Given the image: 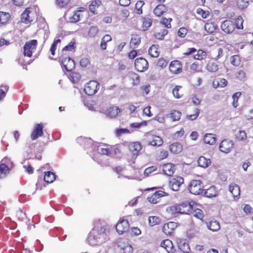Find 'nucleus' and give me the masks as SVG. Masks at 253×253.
<instances>
[{
	"label": "nucleus",
	"mask_w": 253,
	"mask_h": 253,
	"mask_svg": "<svg viewBox=\"0 0 253 253\" xmlns=\"http://www.w3.org/2000/svg\"><path fill=\"white\" fill-rule=\"evenodd\" d=\"M107 238V230L105 226L95 227L88 234L87 241L91 246L101 244Z\"/></svg>",
	"instance_id": "nucleus-1"
},
{
	"label": "nucleus",
	"mask_w": 253,
	"mask_h": 253,
	"mask_svg": "<svg viewBox=\"0 0 253 253\" xmlns=\"http://www.w3.org/2000/svg\"><path fill=\"white\" fill-rule=\"evenodd\" d=\"M202 181L199 180H192L189 185L188 189L193 194L199 195L204 190Z\"/></svg>",
	"instance_id": "nucleus-2"
},
{
	"label": "nucleus",
	"mask_w": 253,
	"mask_h": 253,
	"mask_svg": "<svg viewBox=\"0 0 253 253\" xmlns=\"http://www.w3.org/2000/svg\"><path fill=\"white\" fill-rule=\"evenodd\" d=\"M99 84L95 81H89L85 86L84 91L88 95L95 94L99 88Z\"/></svg>",
	"instance_id": "nucleus-3"
},
{
	"label": "nucleus",
	"mask_w": 253,
	"mask_h": 253,
	"mask_svg": "<svg viewBox=\"0 0 253 253\" xmlns=\"http://www.w3.org/2000/svg\"><path fill=\"white\" fill-rule=\"evenodd\" d=\"M37 45V40H33L27 42L24 47V55L31 57L32 55V53L36 49Z\"/></svg>",
	"instance_id": "nucleus-4"
},
{
	"label": "nucleus",
	"mask_w": 253,
	"mask_h": 253,
	"mask_svg": "<svg viewBox=\"0 0 253 253\" xmlns=\"http://www.w3.org/2000/svg\"><path fill=\"white\" fill-rule=\"evenodd\" d=\"M184 183V179L181 176L171 178L169 181V186L173 191H177Z\"/></svg>",
	"instance_id": "nucleus-5"
},
{
	"label": "nucleus",
	"mask_w": 253,
	"mask_h": 253,
	"mask_svg": "<svg viewBox=\"0 0 253 253\" xmlns=\"http://www.w3.org/2000/svg\"><path fill=\"white\" fill-rule=\"evenodd\" d=\"M234 143L232 140L229 139H224L219 145V150L221 152L228 153L233 148Z\"/></svg>",
	"instance_id": "nucleus-6"
},
{
	"label": "nucleus",
	"mask_w": 253,
	"mask_h": 253,
	"mask_svg": "<svg viewBox=\"0 0 253 253\" xmlns=\"http://www.w3.org/2000/svg\"><path fill=\"white\" fill-rule=\"evenodd\" d=\"M134 66L137 71L144 72L147 69L148 63L145 59L140 57L135 60Z\"/></svg>",
	"instance_id": "nucleus-7"
},
{
	"label": "nucleus",
	"mask_w": 253,
	"mask_h": 253,
	"mask_svg": "<svg viewBox=\"0 0 253 253\" xmlns=\"http://www.w3.org/2000/svg\"><path fill=\"white\" fill-rule=\"evenodd\" d=\"M235 28V23L233 21L229 20L224 21L221 25L222 30L227 34L232 33L234 30Z\"/></svg>",
	"instance_id": "nucleus-8"
},
{
	"label": "nucleus",
	"mask_w": 253,
	"mask_h": 253,
	"mask_svg": "<svg viewBox=\"0 0 253 253\" xmlns=\"http://www.w3.org/2000/svg\"><path fill=\"white\" fill-rule=\"evenodd\" d=\"M168 195L169 194L165 192L159 190L154 193L151 197H148L147 200L152 204H156L159 202L161 197Z\"/></svg>",
	"instance_id": "nucleus-9"
},
{
	"label": "nucleus",
	"mask_w": 253,
	"mask_h": 253,
	"mask_svg": "<svg viewBox=\"0 0 253 253\" xmlns=\"http://www.w3.org/2000/svg\"><path fill=\"white\" fill-rule=\"evenodd\" d=\"M116 229L119 234H122L128 231L129 223L127 220L122 219L116 226Z\"/></svg>",
	"instance_id": "nucleus-10"
},
{
	"label": "nucleus",
	"mask_w": 253,
	"mask_h": 253,
	"mask_svg": "<svg viewBox=\"0 0 253 253\" xmlns=\"http://www.w3.org/2000/svg\"><path fill=\"white\" fill-rule=\"evenodd\" d=\"M61 63L67 71H71L75 66L74 61L69 57H63L61 58Z\"/></svg>",
	"instance_id": "nucleus-11"
},
{
	"label": "nucleus",
	"mask_w": 253,
	"mask_h": 253,
	"mask_svg": "<svg viewBox=\"0 0 253 253\" xmlns=\"http://www.w3.org/2000/svg\"><path fill=\"white\" fill-rule=\"evenodd\" d=\"M43 125L42 124H36L31 134V138L32 140H36L43 134Z\"/></svg>",
	"instance_id": "nucleus-12"
},
{
	"label": "nucleus",
	"mask_w": 253,
	"mask_h": 253,
	"mask_svg": "<svg viewBox=\"0 0 253 253\" xmlns=\"http://www.w3.org/2000/svg\"><path fill=\"white\" fill-rule=\"evenodd\" d=\"M32 14H33L32 8H26L21 15V22L25 24L31 23L33 20Z\"/></svg>",
	"instance_id": "nucleus-13"
},
{
	"label": "nucleus",
	"mask_w": 253,
	"mask_h": 253,
	"mask_svg": "<svg viewBox=\"0 0 253 253\" xmlns=\"http://www.w3.org/2000/svg\"><path fill=\"white\" fill-rule=\"evenodd\" d=\"M161 246L166 249L168 253H174L176 251L172 241L169 239L163 241L161 243Z\"/></svg>",
	"instance_id": "nucleus-14"
},
{
	"label": "nucleus",
	"mask_w": 253,
	"mask_h": 253,
	"mask_svg": "<svg viewBox=\"0 0 253 253\" xmlns=\"http://www.w3.org/2000/svg\"><path fill=\"white\" fill-rule=\"evenodd\" d=\"M177 227V223L175 222H169L164 225L163 232L167 235H170Z\"/></svg>",
	"instance_id": "nucleus-15"
},
{
	"label": "nucleus",
	"mask_w": 253,
	"mask_h": 253,
	"mask_svg": "<svg viewBox=\"0 0 253 253\" xmlns=\"http://www.w3.org/2000/svg\"><path fill=\"white\" fill-rule=\"evenodd\" d=\"M192 206L189 203H183L179 205V213L190 214L192 212Z\"/></svg>",
	"instance_id": "nucleus-16"
},
{
	"label": "nucleus",
	"mask_w": 253,
	"mask_h": 253,
	"mask_svg": "<svg viewBox=\"0 0 253 253\" xmlns=\"http://www.w3.org/2000/svg\"><path fill=\"white\" fill-rule=\"evenodd\" d=\"M175 169V166L171 163L165 164L163 166V171L168 176H171Z\"/></svg>",
	"instance_id": "nucleus-17"
},
{
	"label": "nucleus",
	"mask_w": 253,
	"mask_h": 253,
	"mask_svg": "<svg viewBox=\"0 0 253 253\" xmlns=\"http://www.w3.org/2000/svg\"><path fill=\"white\" fill-rule=\"evenodd\" d=\"M206 225L209 230L213 232H216L220 229L219 223L216 220L207 221L206 222Z\"/></svg>",
	"instance_id": "nucleus-18"
},
{
	"label": "nucleus",
	"mask_w": 253,
	"mask_h": 253,
	"mask_svg": "<svg viewBox=\"0 0 253 253\" xmlns=\"http://www.w3.org/2000/svg\"><path fill=\"white\" fill-rule=\"evenodd\" d=\"M205 196L209 198H213L216 197L218 194V190L214 186H211L209 188L204 189Z\"/></svg>",
	"instance_id": "nucleus-19"
},
{
	"label": "nucleus",
	"mask_w": 253,
	"mask_h": 253,
	"mask_svg": "<svg viewBox=\"0 0 253 253\" xmlns=\"http://www.w3.org/2000/svg\"><path fill=\"white\" fill-rule=\"evenodd\" d=\"M169 150L173 154L180 153L183 150L182 145L178 142H174L169 146Z\"/></svg>",
	"instance_id": "nucleus-20"
},
{
	"label": "nucleus",
	"mask_w": 253,
	"mask_h": 253,
	"mask_svg": "<svg viewBox=\"0 0 253 253\" xmlns=\"http://www.w3.org/2000/svg\"><path fill=\"white\" fill-rule=\"evenodd\" d=\"M179 249L183 253H189L190 252V248L186 240H181L178 243Z\"/></svg>",
	"instance_id": "nucleus-21"
},
{
	"label": "nucleus",
	"mask_w": 253,
	"mask_h": 253,
	"mask_svg": "<svg viewBox=\"0 0 253 253\" xmlns=\"http://www.w3.org/2000/svg\"><path fill=\"white\" fill-rule=\"evenodd\" d=\"M229 190L234 199H235V198H238L240 194V189L237 184L235 183L231 184L229 186Z\"/></svg>",
	"instance_id": "nucleus-22"
},
{
	"label": "nucleus",
	"mask_w": 253,
	"mask_h": 253,
	"mask_svg": "<svg viewBox=\"0 0 253 253\" xmlns=\"http://www.w3.org/2000/svg\"><path fill=\"white\" fill-rule=\"evenodd\" d=\"M219 64L213 61H209L207 64L206 69L210 72L214 73L219 69Z\"/></svg>",
	"instance_id": "nucleus-23"
},
{
	"label": "nucleus",
	"mask_w": 253,
	"mask_h": 253,
	"mask_svg": "<svg viewBox=\"0 0 253 253\" xmlns=\"http://www.w3.org/2000/svg\"><path fill=\"white\" fill-rule=\"evenodd\" d=\"M167 10V8L164 4L158 5L153 10V12L157 16H162Z\"/></svg>",
	"instance_id": "nucleus-24"
},
{
	"label": "nucleus",
	"mask_w": 253,
	"mask_h": 253,
	"mask_svg": "<svg viewBox=\"0 0 253 253\" xmlns=\"http://www.w3.org/2000/svg\"><path fill=\"white\" fill-rule=\"evenodd\" d=\"M216 141V138L214 135L211 133H207L204 137V141L206 144L209 145L214 144Z\"/></svg>",
	"instance_id": "nucleus-25"
},
{
	"label": "nucleus",
	"mask_w": 253,
	"mask_h": 253,
	"mask_svg": "<svg viewBox=\"0 0 253 253\" xmlns=\"http://www.w3.org/2000/svg\"><path fill=\"white\" fill-rule=\"evenodd\" d=\"M141 42V38L137 35H133L130 42V46L132 48H136Z\"/></svg>",
	"instance_id": "nucleus-26"
},
{
	"label": "nucleus",
	"mask_w": 253,
	"mask_h": 253,
	"mask_svg": "<svg viewBox=\"0 0 253 253\" xmlns=\"http://www.w3.org/2000/svg\"><path fill=\"white\" fill-rule=\"evenodd\" d=\"M129 150L133 153L134 155H137L141 150L142 147L139 142H134L129 146Z\"/></svg>",
	"instance_id": "nucleus-27"
},
{
	"label": "nucleus",
	"mask_w": 253,
	"mask_h": 253,
	"mask_svg": "<svg viewBox=\"0 0 253 253\" xmlns=\"http://www.w3.org/2000/svg\"><path fill=\"white\" fill-rule=\"evenodd\" d=\"M210 159H207L205 157H200L198 160V166L202 168H207L211 164Z\"/></svg>",
	"instance_id": "nucleus-28"
},
{
	"label": "nucleus",
	"mask_w": 253,
	"mask_h": 253,
	"mask_svg": "<svg viewBox=\"0 0 253 253\" xmlns=\"http://www.w3.org/2000/svg\"><path fill=\"white\" fill-rule=\"evenodd\" d=\"M55 179V174L50 171H47L45 172L43 177L44 181L47 183H50L53 182L54 181Z\"/></svg>",
	"instance_id": "nucleus-29"
},
{
	"label": "nucleus",
	"mask_w": 253,
	"mask_h": 253,
	"mask_svg": "<svg viewBox=\"0 0 253 253\" xmlns=\"http://www.w3.org/2000/svg\"><path fill=\"white\" fill-rule=\"evenodd\" d=\"M120 112V109L118 107H112L108 110L107 115L111 118H114L117 116Z\"/></svg>",
	"instance_id": "nucleus-30"
},
{
	"label": "nucleus",
	"mask_w": 253,
	"mask_h": 253,
	"mask_svg": "<svg viewBox=\"0 0 253 253\" xmlns=\"http://www.w3.org/2000/svg\"><path fill=\"white\" fill-rule=\"evenodd\" d=\"M163 143V139L158 136H154L153 138V140L151 141L149 144L152 146H160L162 145Z\"/></svg>",
	"instance_id": "nucleus-31"
},
{
	"label": "nucleus",
	"mask_w": 253,
	"mask_h": 253,
	"mask_svg": "<svg viewBox=\"0 0 253 253\" xmlns=\"http://www.w3.org/2000/svg\"><path fill=\"white\" fill-rule=\"evenodd\" d=\"M81 76L79 73L77 72H72L69 75V80L74 83L79 82L80 80Z\"/></svg>",
	"instance_id": "nucleus-32"
},
{
	"label": "nucleus",
	"mask_w": 253,
	"mask_h": 253,
	"mask_svg": "<svg viewBox=\"0 0 253 253\" xmlns=\"http://www.w3.org/2000/svg\"><path fill=\"white\" fill-rule=\"evenodd\" d=\"M10 15L9 13L0 11V24H5L9 20Z\"/></svg>",
	"instance_id": "nucleus-33"
},
{
	"label": "nucleus",
	"mask_w": 253,
	"mask_h": 253,
	"mask_svg": "<svg viewBox=\"0 0 253 253\" xmlns=\"http://www.w3.org/2000/svg\"><path fill=\"white\" fill-rule=\"evenodd\" d=\"M149 224L151 226H153L155 225L159 224L161 222V218L157 216H151L149 217Z\"/></svg>",
	"instance_id": "nucleus-34"
},
{
	"label": "nucleus",
	"mask_w": 253,
	"mask_h": 253,
	"mask_svg": "<svg viewBox=\"0 0 253 253\" xmlns=\"http://www.w3.org/2000/svg\"><path fill=\"white\" fill-rule=\"evenodd\" d=\"M9 172L8 168L5 166L4 164L2 163L0 164V178H2L5 177L6 175Z\"/></svg>",
	"instance_id": "nucleus-35"
},
{
	"label": "nucleus",
	"mask_w": 253,
	"mask_h": 253,
	"mask_svg": "<svg viewBox=\"0 0 253 253\" xmlns=\"http://www.w3.org/2000/svg\"><path fill=\"white\" fill-rule=\"evenodd\" d=\"M149 54L153 57H157L159 52L157 46L155 45H152L149 49Z\"/></svg>",
	"instance_id": "nucleus-36"
},
{
	"label": "nucleus",
	"mask_w": 253,
	"mask_h": 253,
	"mask_svg": "<svg viewBox=\"0 0 253 253\" xmlns=\"http://www.w3.org/2000/svg\"><path fill=\"white\" fill-rule=\"evenodd\" d=\"M241 62L240 57L238 55H234L230 58V63L235 66H238Z\"/></svg>",
	"instance_id": "nucleus-37"
},
{
	"label": "nucleus",
	"mask_w": 253,
	"mask_h": 253,
	"mask_svg": "<svg viewBox=\"0 0 253 253\" xmlns=\"http://www.w3.org/2000/svg\"><path fill=\"white\" fill-rule=\"evenodd\" d=\"M1 163L4 164L5 166L8 168V171L12 169L14 166L12 162H11V160L7 157L3 158L1 160Z\"/></svg>",
	"instance_id": "nucleus-38"
},
{
	"label": "nucleus",
	"mask_w": 253,
	"mask_h": 253,
	"mask_svg": "<svg viewBox=\"0 0 253 253\" xmlns=\"http://www.w3.org/2000/svg\"><path fill=\"white\" fill-rule=\"evenodd\" d=\"M101 1L99 0H93L91 2V4L89 6V10L95 13V8L98 7L101 4Z\"/></svg>",
	"instance_id": "nucleus-39"
},
{
	"label": "nucleus",
	"mask_w": 253,
	"mask_h": 253,
	"mask_svg": "<svg viewBox=\"0 0 253 253\" xmlns=\"http://www.w3.org/2000/svg\"><path fill=\"white\" fill-rule=\"evenodd\" d=\"M236 139L238 141L246 140L247 138L246 133L243 130H239L235 134Z\"/></svg>",
	"instance_id": "nucleus-40"
},
{
	"label": "nucleus",
	"mask_w": 253,
	"mask_h": 253,
	"mask_svg": "<svg viewBox=\"0 0 253 253\" xmlns=\"http://www.w3.org/2000/svg\"><path fill=\"white\" fill-rule=\"evenodd\" d=\"M96 151L101 155H109L110 154V150L108 148H104L101 146H98Z\"/></svg>",
	"instance_id": "nucleus-41"
},
{
	"label": "nucleus",
	"mask_w": 253,
	"mask_h": 253,
	"mask_svg": "<svg viewBox=\"0 0 253 253\" xmlns=\"http://www.w3.org/2000/svg\"><path fill=\"white\" fill-rule=\"evenodd\" d=\"M177 65H178L177 61L171 62L169 67V70L171 72L176 74L179 71L180 68L179 67H176Z\"/></svg>",
	"instance_id": "nucleus-42"
},
{
	"label": "nucleus",
	"mask_w": 253,
	"mask_h": 253,
	"mask_svg": "<svg viewBox=\"0 0 253 253\" xmlns=\"http://www.w3.org/2000/svg\"><path fill=\"white\" fill-rule=\"evenodd\" d=\"M207 56V53L202 50H199L197 53L194 55V58L197 60H202Z\"/></svg>",
	"instance_id": "nucleus-43"
},
{
	"label": "nucleus",
	"mask_w": 253,
	"mask_h": 253,
	"mask_svg": "<svg viewBox=\"0 0 253 253\" xmlns=\"http://www.w3.org/2000/svg\"><path fill=\"white\" fill-rule=\"evenodd\" d=\"M191 214H192L194 216L200 219H202L204 217L203 212L200 209L193 210L192 209V212Z\"/></svg>",
	"instance_id": "nucleus-44"
},
{
	"label": "nucleus",
	"mask_w": 253,
	"mask_h": 253,
	"mask_svg": "<svg viewBox=\"0 0 253 253\" xmlns=\"http://www.w3.org/2000/svg\"><path fill=\"white\" fill-rule=\"evenodd\" d=\"M133 248L129 245H125L120 249V253H132Z\"/></svg>",
	"instance_id": "nucleus-45"
},
{
	"label": "nucleus",
	"mask_w": 253,
	"mask_h": 253,
	"mask_svg": "<svg viewBox=\"0 0 253 253\" xmlns=\"http://www.w3.org/2000/svg\"><path fill=\"white\" fill-rule=\"evenodd\" d=\"M168 31L166 29H163L160 32H157L155 34V37L159 40H163L164 37L167 35Z\"/></svg>",
	"instance_id": "nucleus-46"
},
{
	"label": "nucleus",
	"mask_w": 253,
	"mask_h": 253,
	"mask_svg": "<svg viewBox=\"0 0 253 253\" xmlns=\"http://www.w3.org/2000/svg\"><path fill=\"white\" fill-rule=\"evenodd\" d=\"M181 113L179 111H173L169 114L170 117L173 121H178L180 119Z\"/></svg>",
	"instance_id": "nucleus-47"
},
{
	"label": "nucleus",
	"mask_w": 253,
	"mask_h": 253,
	"mask_svg": "<svg viewBox=\"0 0 253 253\" xmlns=\"http://www.w3.org/2000/svg\"><path fill=\"white\" fill-rule=\"evenodd\" d=\"M99 31V28L97 26H91L88 31V35L90 37H94Z\"/></svg>",
	"instance_id": "nucleus-48"
},
{
	"label": "nucleus",
	"mask_w": 253,
	"mask_h": 253,
	"mask_svg": "<svg viewBox=\"0 0 253 253\" xmlns=\"http://www.w3.org/2000/svg\"><path fill=\"white\" fill-rule=\"evenodd\" d=\"M82 16L81 14V11H77L74 12L73 15L70 18L71 22H77L80 19L81 16Z\"/></svg>",
	"instance_id": "nucleus-49"
},
{
	"label": "nucleus",
	"mask_w": 253,
	"mask_h": 253,
	"mask_svg": "<svg viewBox=\"0 0 253 253\" xmlns=\"http://www.w3.org/2000/svg\"><path fill=\"white\" fill-rule=\"evenodd\" d=\"M143 22V26L148 29L152 25V21L148 17H143L142 18Z\"/></svg>",
	"instance_id": "nucleus-50"
},
{
	"label": "nucleus",
	"mask_w": 253,
	"mask_h": 253,
	"mask_svg": "<svg viewBox=\"0 0 253 253\" xmlns=\"http://www.w3.org/2000/svg\"><path fill=\"white\" fill-rule=\"evenodd\" d=\"M249 0H237V3L238 7L243 9L247 7L249 4Z\"/></svg>",
	"instance_id": "nucleus-51"
},
{
	"label": "nucleus",
	"mask_w": 253,
	"mask_h": 253,
	"mask_svg": "<svg viewBox=\"0 0 253 253\" xmlns=\"http://www.w3.org/2000/svg\"><path fill=\"white\" fill-rule=\"evenodd\" d=\"M179 205L171 206L167 209V211L171 213V214H175V213H179Z\"/></svg>",
	"instance_id": "nucleus-52"
},
{
	"label": "nucleus",
	"mask_w": 253,
	"mask_h": 253,
	"mask_svg": "<svg viewBox=\"0 0 253 253\" xmlns=\"http://www.w3.org/2000/svg\"><path fill=\"white\" fill-rule=\"evenodd\" d=\"M144 4V2L143 1H138L135 4V8L137 10V13L141 14L142 13V10L141 9L142 6Z\"/></svg>",
	"instance_id": "nucleus-53"
},
{
	"label": "nucleus",
	"mask_w": 253,
	"mask_h": 253,
	"mask_svg": "<svg viewBox=\"0 0 253 253\" xmlns=\"http://www.w3.org/2000/svg\"><path fill=\"white\" fill-rule=\"evenodd\" d=\"M205 29L209 33H212L215 30L214 26L212 23H206L205 25Z\"/></svg>",
	"instance_id": "nucleus-54"
},
{
	"label": "nucleus",
	"mask_w": 253,
	"mask_h": 253,
	"mask_svg": "<svg viewBox=\"0 0 253 253\" xmlns=\"http://www.w3.org/2000/svg\"><path fill=\"white\" fill-rule=\"evenodd\" d=\"M243 19H242V17L239 16L236 20V24H235L236 28L238 29H243Z\"/></svg>",
	"instance_id": "nucleus-55"
},
{
	"label": "nucleus",
	"mask_w": 253,
	"mask_h": 253,
	"mask_svg": "<svg viewBox=\"0 0 253 253\" xmlns=\"http://www.w3.org/2000/svg\"><path fill=\"white\" fill-rule=\"evenodd\" d=\"M241 95V93L240 92H236L233 95V96H232V98L233 99V105L234 107H236L238 105V99Z\"/></svg>",
	"instance_id": "nucleus-56"
},
{
	"label": "nucleus",
	"mask_w": 253,
	"mask_h": 253,
	"mask_svg": "<svg viewBox=\"0 0 253 253\" xmlns=\"http://www.w3.org/2000/svg\"><path fill=\"white\" fill-rule=\"evenodd\" d=\"M171 20H172L171 18L167 19L166 18H163L162 19L161 23L162 24H164L166 26V27H167V28H170L171 27V25H170V22Z\"/></svg>",
	"instance_id": "nucleus-57"
},
{
	"label": "nucleus",
	"mask_w": 253,
	"mask_h": 253,
	"mask_svg": "<svg viewBox=\"0 0 253 253\" xmlns=\"http://www.w3.org/2000/svg\"><path fill=\"white\" fill-rule=\"evenodd\" d=\"M181 87V86L177 85L172 90L173 95L176 98H179L181 96L178 93L179 90Z\"/></svg>",
	"instance_id": "nucleus-58"
},
{
	"label": "nucleus",
	"mask_w": 253,
	"mask_h": 253,
	"mask_svg": "<svg viewBox=\"0 0 253 253\" xmlns=\"http://www.w3.org/2000/svg\"><path fill=\"white\" fill-rule=\"evenodd\" d=\"M157 168L155 166L149 167L145 169L144 172V174L145 176H148L149 174L151 173L153 171L156 170Z\"/></svg>",
	"instance_id": "nucleus-59"
},
{
	"label": "nucleus",
	"mask_w": 253,
	"mask_h": 253,
	"mask_svg": "<svg viewBox=\"0 0 253 253\" xmlns=\"http://www.w3.org/2000/svg\"><path fill=\"white\" fill-rule=\"evenodd\" d=\"M195 114L187 116V118L191 120H195L200 114V110L196 108L195 109Z\"/></svg>",
	"instance_id": "nucleus-60"
},
{
	"label": "nucleus",
	"mask_w": 253,
	"mask_h": 253,
	"mask_svg": "<svg viewBox=\"0 0 253 253\" xmlns=\"http://www.w3.org/2000/svg\"><path fill=\"white\" fill-rule=\"evenodd\" d=\"M187 30L185 28H180L178 31L177 34L178 36L184 38L187 34Z\"/></svg>",
	"instance_id": "nucleus-61"
},
{
	"label": "nucleus",
	"mask_w": 253,
	"mask_h": 253,
	"mask_svg": "<svg viewBox=\"0 0 253 253\" xmlns=\"http://www.w3.org/2000/svg\"><path fill=\"white\" fill-rule=\"evenodd\" d=\"M70 0H56V2L57 5L60 7H63L66 5Z\"/></svg>",
	"instance_id": "nucleus-62"
},
{
	"label": "nucleus",
	"mask_w": 253,
	"mask_h": 253,
	"mask_svg": "<svg viewBox=\"0 0 253 253\" xmlns=\"http://www.w3.org/2000/svg\"><path fill=\"white\" fill-rule=\"evenodd\" d=\"M74 42H71L67 45L65 46L63 48V51H72L74 49Z\"/></svg>",
	"instance_id": "nucleus-63"
},
{
	"label": "nucleus",
	"mask_w": 253,
	"mask_h": 253,
	"mask_svg": "<svg viewBox=\"0 0 253 253\" xmlns=\"http://www.w3.org/2000/svg\"><path fill=\"white\" fill-rule=\"evenodd\" d=\"M89 64V61L87 58H83L80 60V65L82 67H86Z\"/></svg>",
	"instance_id": "nucleus-64"
}]
</instances>
